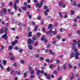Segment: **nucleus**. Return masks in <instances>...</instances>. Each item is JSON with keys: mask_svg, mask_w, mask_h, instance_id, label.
I'll list each match as a JSON object with an SVG mask.
<instances>
[{"mask_svg": "<svg viewBox=\"0 0 80 80\" xmlns=\"http://www.w3.org/2000/svg\"><path fill=\"white\" fill-rule=\"evenodd\" d=\"M2 38L3 39H4V40H7V39H8V37H7V32H6L5 34L2 36Z\"/></svg>", "mask_w": 80, "mask_h": 80, "instance_id": "f257e3e1", "label": "nucleus"}, {"mask_svg": "<svg viewBox=\"0 0 80 80\" xmlns=\"http://www.w3.org/2000/svg\"><path fill=\"white\" fill-rule=\"evenodd\" d=\"M27 42L28 43V44L30 45L31 43H32V44L34 43V41L32 40L31 39H29L28 40Z\"/></svg>", "mask_w": 80, "mask_h": 80, "instance_id": "f03ea898", "label": "nucleus"}, {"mask_svg": "<svg viewBox=\"0 0 80 80\" xmlns=\"http://www.w3.org/2000/svg\"><path fill=\"white\" fill-rule=\"evenodd\" d=\"M80 55V54L78 52H77L75 53V59L77 60L78 59V56Z\"/></svg>", "mask_w": 80, "mask_h": 80, "instance_id": "7ed1b4c3", "label": "nucleus"}, {"mask_svg": "<svg viewBox=\"0 0 80 80\" xmlns=\"http://www.w3.org/2000/svg\"><path fill=\"white\" fill-rule=\"evenodd\" d=\"M32 32H29L28 35V37H32Z\"/></svg>", "mask_w": 80, "mask_h": 80, "instance_id": "20e7f679", "label": "nucleus"}, {"mask_svg": "<svg viewBox=\"0 0 80 80\" xmlns=\"http://www.w3.org/2000/svg\"><path fill=\"white\" fill-rule=\"evenodd\" d=\"M17 41H15L14 42H12L11 45H15V44H17Z\"/></svg>", "mask_w": 80, "mask_h": 80, "instance_id": "39448f33", "label": "nucleus"}, {"mask_svg": "<svg viewBox=\"0 0 80 80\" xmlns=\"http://www.w3.org/2000/svg\"><path fill=\"white\" fill-rule=\"evenodd\" d=\"M38 6H39L38 8H41L42 7V5H41L40 4H39V3H37L36 5V7H38Z\"/></svg>", "mask_w": 80, "mask_h": 80, "instance_id": "423d86ee", "label": "nucleus"}, {"mask_svg": "<svg viewBox=\"0 0 80 80\" xmlns=\"http://www.w3.org/2000/svg\"><path fill=\"white\" fill-rule=\"evenodd\" d=\"M28 47L29 50H32V49H33V47H32V46L31 45H29L28 46Z\"/></svg>", "mask_w": 80, "mask_h": 80, "instance_id": "0eeeda50", "label": "nucleus"}, {"mask_svg": "<svg viewBox=\"0 0 80 80\" xmlns=\"http://www.w3.org/2000/svg\"><path fill=\"white\" fill-rule=\"evenodd\" d=\"M8 49L9 50H12L13 49V46H9Z\"/></svg>", "mask_w": 80, "mask_h": 80, "instance_id": "6e6552de", "label": "nucleus"}, {"mask_svg": "<svg viewBox=\"0 0 80 80\" xmlns=\"http://www.w3.org/2000/svg\"><path fill=\"white\" fill-rule=\"evenodd\" d=\"M63 5V2H62L60 1L59 3V7H62V5Z\"/></svg>", "mask_w": 80, "mask_h": 80, "instance_id": "1a4fd4ad", "label": "nucleus"}, {"mask_svg": "<svg viewBox=\"0 0 80 80\" xmlns=\"http://www.w3.org/2000/svg\"><path fill=\"white\" fill-rule=\"evenodd\" d=\"M17 74L18 75H20V73L19 72H17V71L15 72V75H16Z\"/></svg>", "mask_w": 80, "mask_h": 80, "instance_id": "9d476101", "label": "nucleus"}, {"mask_svg": "<svg viewBox=\"0 0 80 80\" xmlns=\"http://www.w3.org/2000/svg\"><path fill=\"white\" fill-rule=\"evenodd\" d=\"M74 55H75V54H74V53H72L71 54L70 56V58H73V57H74Z\"/></svg>", "mask_w": 80, "mask_h": 80, "instance_id": "9b49d317", "label": "nucleus"}, {"mask_svg": "<svg viewBox=\"0 0 80 80\" xmlns=\"http://www.w3.org/2000/svg\"><path fill=\"white\" fill-rule=\"evenodd\" d=\"M27 14L28 15L29 18H30V19H31V18H32V16L30 15V13L29 12H27Z\"/></svg>", "mask_w": 80, "mask_h": 80, "instance_id": "f8f14e48", "label": "nucleus"}, {"mask_svg": "<svg viewBox=\"0 0 80 80\" xmlns=\"http://www.w3.org/2000/svg\"><path fill=\"white\" fill-rule=\"evenodd\" d=\"M74 45H76V43H74L72 44V46H73L72 48H73V49H75L76 48V46H74Z\"/></svg>", "mask_w": 80, "mask_h": 80, "instance_id": "ddd939ff", "label": "nucleus"}, {"mask_svg": "<svg viewBox=\"0 0 80 80\" xmlns=\"http://www.w3.org/2000/svg\"><path fill=\"white\" fill-rule=\"evenodd\" d=\"M22 10H27V8L26 7H22L21 8Z\"/></svg>", "mask_w": 80, "mask_h": 80, "instance_id": "4468645a", "label": "nucleus"}, {"mask_svg": "<svg viewBox=\"0 0 80 80\" xmlns=\"http://www.w3.org/2000/svg\"><path fill=\"white\" fill-rule=\"evenodd\" d=\"M3 29H2L0 30V34H3Z\"/></svg>", "mask_w": 80, "mask_h": 80, "instance_id": "2eb2a0df", "label": "nucleus"}, {"mask_svg": "<svg viewBox=\"0 0 80 80\" xmlns=\"http://www.w3.org/2000/svg\"><path fill=\"white\" fill-rule=\"evenodd\" d=\"M53 26L52 24H50L49 25V27H48V29H50Z\"/></svg>", "mask_w": 80, "mask_h": 80, "instance_id": "dca6fc26", "label": "nucleus"}, {"mask_svg": "<svg viewBox=\"0 0 80 80\" xmlns=\"http://www.w3.org/2000/svg\"><path fill=\"white\" fill-rule=\"evenodd\" d=\"M59 15L60 17H61V18H62L63 17V15H62V12H59Z\"/></svg>", "mask_w": 80, "mask_h": 80, "instance_id": "f3484780", "label": "nucleus"}, {"mask_svg": "<svg viewBox=\"0 0 80 80\" xmlns=\"http://www.w3.org/2000/svg\"><path fill=\"white\" fill-rule=\"evenodd\" d=\"M14 8L15 10H17V5H16L15 3V4H14Z\"/></svg>", "mask_w": 80, "mask_h": 80, "instance_id": "a211bd4d", "label": "nucleus"}, {"mask_svg": "<svg viewBox=\"0 0 80 80\" xmlns=\"http://www.w3.org/2000/svg\"><path fill=\"white\" fill-rule=\"evenodd\" d=\"M68 66L69 68H73V67H72V65L70 64H68Z\"/></svg>", "mask_w": 80, "mask_h": 80, "instance_id": "6ab92c4d", "label": "nucleus"}, {"mask_svg": "<svg viewBox=\"0 0 80 80\" xmlns=\"http://www.w3.org/2000/svg\"><path fill=\"white\" fill-rule=\"evenodd\" d=\"M47 79H49V80H50V79H51V78H50V75H47Z\"/></svg>", "mask_w": 80, "mask_h": 80, "instance_id": "aec40b11", "label": "nucleus"}, {"mask_svg": "<svg viewBox=\"0 0 80 80\" xmlns=\"http://www.w3.org/2000/svg\"><path fill=\"white\" fill-rule=\"evenodd\" d=\"M3 65H6L7 64V61L4 60L3 61Z\"/></svg>", "mask_w": 80, "mask_h": 80, "instance_id": "412c9836", "label": "nucleus"}, {"mask_svg": "<svg viewBox=\"0 0 80 80\" xmlns=\"http://www.w3.org/2000/svg\"><path fill=\"white\" fill-rule=\"evenodd\" d=\"M45 39L44 38V36L41 38V40L42 41H44V39Z\"/></svg>", "mask_w": 80, "mask_h": 80, "instance_id": "4be33fe9", "label": "nucleus"}, {"mask_svg": "<svg viewBox=\"0 0 80 80\" xmlns=\"http://www.w3.org/2000/svg\"><path fill=\"white\" fill-rule=\"evenodd\" d=\"M15 60V57H11V60L13 61V60Z\"/></svg>", "mask_w": 80, "mask_h": 80, "instance_id": "5701e85b", "label": "nucleus"}, {"mask_svg": "<svg viewBox=\"0 0 80 80\" xmlns=\"http://www.w3.org/2000/svg\"><path fill=\"white\" fill-rule=\"evenodd\" d=\"M38 45V42H36L34 44V47H37Z\"/></svg>", "mask_w": 80, "mask_h": 80, "instance_id": "b1692460", "label": "nucleus"}, {"mask_svg": "<svg viewBox=\"0 0 80 80\" xmlns=\"http://www.w3.org/2000/svg\"><path fill=\"white\" fill-rule=\"evenodd\" d=\"M10 67H8L7 68V72H10Z\"/></svg>", "mask_w": 80, "mask_h": 80, "instance_id": "393cba45", "label": "nucleus"}, {"mask_svg": "<svg viewBox=\"0 0 80 80\" xmlns=\"http://www.w3.org/2000/svg\"><path fill=\"white\" fill-rule=\"evenodd\" d=\"M57 31H54L52 32V33L54 35H56V34H57Z\"/></svg>", "mask_w": 80, "mask_h": 80, "instance_id": "a878e982", "label": "nucleus"}, {"mask_svg": "<svg viewBox=\"0 0 80 80\" xmlns=\"http://www.w3.org/2000/svg\"><path fill=\"white\" fill-rule=\"evenodd\" d=\"M3 11L4 12V13H7V10L6 9L3 8Z\"/></svg>", "mask_w": 80, "mask_h": 80, "instance_id": "bb28decb", "label": "nucleus"}, {"mask_svg": "<svg viewBox=\"0 0 80 80\" xmlns=\"http://www.w3.org/2000/svg\"><path fill=\"white\" fill-rule=\"evenodd\" d=\"M30 77L31 78H33L35 77V76L33 75H31Z\"/></svg>", "mask_w": 80, "mask_h": 80, "instance_id": "cd10ccee", "label": "nucleus"}, {"mask_svg": "<svg viewBox=\"0 0 80 80\" xmlns=\"http://www.w3.org/2000/svg\"><path fill=\"white\" fill-rule=\"evenodd\" d=\"M14 49L16 50H18V47L16 46L15 47H14Z\"/></svg>", "mask_w": 80, "mask_h": 80, "instance_id": "c85d7f7f", "label": "nucleus"}, {"mask_svg": "<svg viewBox=\"0 0 80 80\" xmlns=\"http://www.w3.org/2000/svg\"><path fill=\"white\" fill-rule=\"evenodd\" d=\"M31 74H33V73H35V71L33 70H32L31 71Z\"/></svg>", "mask_w": 80, "mask_h": 80, "instance_id": "c756f323", "label": "nucleus"}, {"mask_svg": "<svg viewBox=\"0 0 80 80\" xmlns=\"http://www.w3.org/2000/svg\"><path fill=\"white\" fill-rule=\"evenodd\" d=\"M21 63H22V64H23V63H25V61L23 60H21Z\"/></svg>", "mask_w": 80, "mask_h": 80, "instance_id": "7c9ffc66", "label": "nucleus"}, {"mask_svg": "<svg viewBox=\"0 0 80 80\" xmlns=\"http://www.w3.org/2000/svg\"><path fill=\"white\" fill-rule=\"evenodd\" d=\"M38 26H36L34 28V30L35 31L37 30V28H38Z\"/></svg>", "mask_w": 80, "mask_h": 80, "instance_id": "2f4dec72", "label": "nucleus"}, {"mask_svg": "<svg viewBox=\"0 0 80 80\" xmlns=\"http://www.w3.org/2000/svg\"><path fill=\"white\" fill-rule=\"evenodd\" d=\"M46 62H50V60L48 59H47L45 60Z\"/></svg>", "mask_w": 80, "mask_h": 80, "instance_id": "473e14b6", "label": "nucleus"}, {"mask_svg": "<svg viewBox=\"0 0 80 80\" xmlns=\"http://www.w3.org/2000/svg\"><path fill=\"white\" fill-rule=\"evenodd\" d=\"M20 53H22L23 52V49H20V50L19 51Z\"/></svg>", "mask_w": 80, "mask_h": 80, "instance_id": "72a5a7b5", "label": "nucleus"}, {"mask_svg": "<svg viewBox=\"0 0 80 80\" xmlns=\"http://www.w3.org/2000/svg\"><path fill=\"white\" fill-rule=\"evenodd\" d=\"M63 67L64 69H66V64H65L63 65Z\"/></svg>", "mask_w": 80, "mask_h": 80, "instance_id": "f704fd0d", "label": "nucleus"}, {"mask_svg": "<svg viewBox=\"0 0 80 80\" xmlns=\"http://www.w3.org/2000/svg\"><path fill=\"white\" fill-rule=\"evenodd\" d=\"M16 3H19V2H18V0H16L14 3V4H16Z\"/></svg>", "mask_w": 80, "mask_h": 80, "instance_id": "c9c22d12", "label": "nucleus"}, {"mask_svg": "<svg viewBox=\"0 0 80 80\" xmlns=\"http://www.w3.org/2000/svg\"><path fill=\"white\" fill-rule=\"evenodd\" d=\"M37 19H38V20H41V17H38L37 18Z\"/></svg>", "mask_w": 80, "mask_h": 80, "instance_id": "e433bc0d", "label": "nucleus"}, {"mask_svg": "<svg viewBox=\"0 0 80 80\" xmlns=\"http://www.w3.org/2000/svg\"><path fill=\"white\" fill-rule=\"evenodd\" d=\"M43 60V57H41L40 58V60H41V61H42Z\"/></svg>", "mask_w": 80, "mask_h": 80, "instance_id": "4c0bfd02", "label": "nucleus"}, {"mask_svg": "<svg viewBox=\"0 0 80 80\" xmlns=\"http://www.w3.org/2000/svg\"><path fill=\"white\" fill-rule=\"evenodd\" d=\"M44 43H47V40L46 39H44Z\"/></svg>", "mask_w": 80, "mask_h": 80, "instance_id": "58836bf2", "label": "nucleus"}, {"mask_svg": "<svg viewBox=\"0 0 80 80\" xmlns=\"http://www.w3.org/2000/svg\"><path fill=\"white\" fill-rule=\"evenodd\" d=\"M35 56H36V57H37V58H39V54H36V55H35Z\"/></svg>", "mask_w": 80, "mask_h": 80, "instance_id": "ea45409f", "label": "nucleus"}, {"mask_svg": "<svg viewBox=\"0 0 80 80\" xmlns=\"http://www.w3.org/2000/svg\"><path fill=\"white\" fill-rule=\"evenodd\" d=\"M40 72V70H38L37 72V75H38Z\"/></svg>", "mask_w": 80, "mask_h": 80, "instance_id": "a19ab883", "label": "nucleus"}, {"mask_svg": "<svg viewBox=\"0 0 80 80\" xmlns=\"http://www.w3.org/2000/svg\"><path fill=\"white\" fill-rule=\"evenodd\" d=\"M44 14L45 15H47V11H44Z\"/></svg>", "mask_w": 80, "mask_h": 80, "instance_id": "79ce46f5", "label": "nucleus"}, {"mask_svg": "<svg viewBox=\"0 0 80 80\" xmlns=\"http://www.w3.org/2000/svg\"><path fill=\"white\" fill-rule=\"evenodd\" d=\"M79 76V74H75L76 77H78Z\"/></svg>", "mask_w": 80, "mask_h": 80, "instance_id": "37998d69", "label": "nucleus"}, {"mask_svg": "<svg viewBox=\"0 0 80 80\" xmlns=\"http://www.w3.org/2000/svg\"><path fill=\"white\" fill-rule=\"evenodd\" d=\"M40 72L41 74H43V73H44V71H43V70H42L41 71H40Z\"/></svg>", "mask_w": 80, "mask_h": 80, "instance_id": "c03bdc74", "label": "nucleus"}, {"mask_svg": "<svg viewBox=\"0 0 80 80\" xmlns=\"http://www.w3.org/2000/svg\"><path fill=\"white\" fill-rule=\"evenodd\" d=\"M26 75H27V74L26 72L24 73V77H26Z\"/></svg>", "mask_w": 80, "mask_h": 80, "instance_id": "a18cd8bd", "label": "nucleus"}, {"mask_svg": "<svg viewBox=\"0 0 80 80\" xmlns=\"http://www.w3.org/2000/svg\"><path fill=\"white\" fill-rule=\"evenodd\" d=\"M9 5L10 6H12V2H10L9 3Z\"/></svg>", "mask_w": 80, "mask_h": 80, "instance_id": "49530a36", "label": "nucleus"}, {"mask_svg": "<svg viewBox=\"0 0 80 80\" xmlns=\"http://www.w3.org/2000/svg\"><path fill=\"white\" fill-rule=\"evenodd\" d=\"M47 8H48V7H47V6H44V9H47Z\"/></svg>", "mask_w": 80, "mask_h": 80, "instance_id": "de8ad7c7", "label": "nucleus"}, {"mask_svg": "<svg viewBox=\"0 0 80 80\" xmlns=\"http://www.w3.org/2000/svg\"><path fill=\"white\" fill-rule=\"evenodd\" d=\"M37 35L38 36H40V35H41V33H37Z\"/></svg>", "mask_w": 80, "mask_h": 80, "instance_id": "09e8293b", "label": "nucleus"}, {"mask_svg": "<svg viewBox=\"0 0 80 80\" xmlns=\"http://www.w3.org/2000/svg\"><path fill=\"white\" fill-rule=\"evenodd\" d=\"M60 38V36L59 35L57 37V39H59Z\"/></svg>", "mask_w": 80, "mask_h": 80, "instance_id": "8fccbe9b", "label": "nucleus"}, {"mask_svg": "<svg viewBox=\"0 0 80 80\" xmlns=\"http://www.w3.org/2000/svg\"><path fill=\"white\" fill-rule=\"evenodd\" d=\"M73 42H74V43H78V42L75 40H73Z\"/></svg>", "mask_w": 80, "mask_h": 80, "instance_id": "3c124183", "label": "nucleus"}, {"mask_svg": "<svg viewBox=\"0 0 80 80\" xmlns=\"http://www.w3.org/2000/svg\"><path fill=\"white\" fill-rule=\"evenodd\" d=\"M24 5H25V6H26L27 5V3L26 2H25L24 3Z\"/></svg>", "mask_w": 80, "mask_h": 80, "instance_id": "603ef678", "label": "nucleus"}, {"mask_svg": "<svg viewBox=\"0 0 80 80\" xmlns=\"http://www.w3.org/2000/svg\"><path fill=\"white\" fill-rule=\"evenodd\" d=\"M63 57V55H60L59 56V58H62V57Z\"/></svg>", "mask_w": 80, "mask_h": 80, "instance_id": "864d4df0", "label": "nucleus"}, {"mask_svg": "<svg viewBox=\"0 0 80 80\" xmlns=\"http://www.w3.org/2000/svg\"><path fill=\"white\" fill-rule=\"evenodd\" d=\"M42 32H45V28H42Z\"/></svg>", "mask_w": 80, "mask_h": 80, "instance_id": "5fc2aeb1", "label": "nucleus"}, {"mask_svg": "<svg viewBox=\"0 0 80 80\" xmlns=\"http://www.w3.org/2000/svg\"><path fill=\"white\" fill-rule=\"evenodd\" d=\"M60 67L58 66V70L59 71V70H60Z\"/></svg>", "mask_w": 80, "mask_h": 80, "instance_id": "6e6d98bb", "label": "nucleus"}, {"mask_svg": "<svg viewBox=\"0 0 80 80\" xmlns=\"http://www.w3.org/2000/svg\"><path fill=\"white\" fill-rule=\"evenodd\" d=\"M77 33L78 34H80V30H78L77 31Z\"/></svg>", "mask_w": 80, "mask_h": 80, "instance_id": "4d7b16f0", "label": "nucleus"}, {"mask_svg": "<svg viewBox=\"0 0 80 80\" xmlns=\"http://www.w3.org/2000/svg\"><path fill=\"white\" fill-rule=\"evenodd\" d=\"M28 8H31V7H30V5H28Z\"/></svg>", "mask_w": 80, "mask_h": 80, "instance_id": "13d9d810", "label": "nucleus"}, {"mask_svg": "<svg viewBox=\"0 0 80 80\" xmlns=\"http://www.w3.org/2000/svg\"><path fill=\"white\" fill-rule=\"evenodd\" d=\"M53 73L54 74H57V72L56 71H54V72H53Z\"/></svg>", "mask_w": 80, "mask_h": 80, "instance_id": "bf43d9fd", "label": "nucleus"}, {"mask_svg": "<svg viewBox=\"0 0 80 80\" xmlns=\"http://www.w3.org/2000/svg\"><path fill=\"white\" fill-rule=\"evenodd\" d=\"M67 17V15H65L64 16V18H66Z\"/></svg>", "mask_w": 80, "mask_h": 80, "instance_id": "052dcab7", "label": "nucleus"}, {"mask_svg": "<svg viewBox=\"0 0 80 80\" xmlns=\"http://www.w3.org/2000/svg\"><path fill=\"white\" fill-rule=\"evenodd\" d=\"M8 30V29H7V28H4V30L5 32H7V31Z\"/></svg>", "mask_w": 80, "mask_h": 80, "instance_id": "680f3d73", "label": "nucleus"}, {"mask_svg": "<svg viewBox=\"0 0 80 80\" xmlns=\"http://www.w3.org/2000/svg\"><path fill=\"white\" fill-rule=\"evenodd\" d=\"M52 67H53V66L52 65H51L49 66V68L52 69Z\"/></svg>", "mask_w": 80, "mask_h": 80, "instance_id": "e2e57ef3", "label": "nucleus"}, {"mask_svg": "<svg viewBox=\"0 0 80 80\" xmlns=\"http://www.w3.org/2000/svg\"><path fill=\"white\" fill-rule=\"evenodd\" d=\"M32 39L34 40H36V38H35V37H33L32 38Z\"/></svg>", "mask_w": 80, "mask_h": 80, "instance_id": "0e129e2a", "label": "nucleus"}, {"mask_svg": "<svg viewBox=\"0 0 80 80\" xmlns=\"http://www.w3.org/2000/svg\"><path fill=\"white\" fill-rule=\"evenodd\" d=\"M58 80H62V78L60 77L58 79Z\"/></svg>", "mask_w": 80, "mask_h": 80, "instance_id": "69168bd1", "label": "nucleus"}, {"mask_svg": "<svg viewBox=\"0 0 80 80\" xmlns=\"http://www.w3.org/2000/svg\"><path fill=\"white\" fill-rule=\"evenodd\" d=\"M33 2L34 3H37V0H34Z\"/></svg>", "mask_w": 80, "mask_h": 80, "instance_id": "338daca9", "label": "nucleus"}, {"mask_svg": "<svg viewBox=\"0 0 80 80\" xmlns=\"http://www.w3.org/2000/svg\"><path fill=\"white\" fill-rule=\"evenodd\" d=\"M49 52L51 54L52 53V50H50Z\"/></svg>", "mask_w": 80, "mask_h": 80, "instance_id": "774afa93", "label": "nucleus"}]
</instances>
